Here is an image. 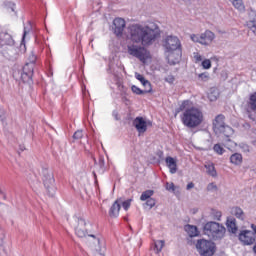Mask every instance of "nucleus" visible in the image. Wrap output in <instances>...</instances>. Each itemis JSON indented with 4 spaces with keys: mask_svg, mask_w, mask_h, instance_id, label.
<instances>
[{
    "mask_svg": "<svg viewBox=\"0 0 256 256\" xmlns=\"http://www.w3.org/2000/svg\"><path fill=\"white\" fill-rule=\"evenodd\" d=\"M161 37V28L155 22L132 24L128 27V39L137 45L128 46V52L132 57L145 61V47H151Z\"/></svg>",
    "mask_w": 256,
    "mask_h": 256,
    "instance_id": "f257e3e1",
    "label": "nucleus"
},
{
    "mask_svg": "<svg viewBox=\"0 0 256 256\" xmlns=\"http://www.w3.org/2000/svg\"><path fill=\"white\" fill-rule=\"evenodd\" d=\"M181 111H184L181 121L188 129H195L204 121L203 111L195 106L189 107V100H184L182 105L175 110L176 115L181 113Z\"/></svg>",
    "mask_w": 256,
    "mask_h": 256,
    "instance_id": "f03ea898",
    "label": "nucleus"
},
{
    "mask_svg": "<svg viewBox=\"0 0 256 256\" xmlns=\"http://www.w3.org/2000/svg\"><path fill=\"white\" fill-rule=\"evenodd\" d=\"M226 231L227 229H225V226L218 222L210 221L203 226L204 235H207L214 241H217V239H223V237H225Z\"/></svg>",
    "mask_w": 256,
    "mask_h": 256,
    "instance_id": "7ed1b4c3",
    "label": "nucleus"
},
{
    "mask_svg": "<svg viewBox=\"0 0 256 256\" xmlns=\"http://www.w3.org/2000/svg\"><path fill=\"white\" fill-rule=\"evenodd\" d=\"M42 181L44 183V187L49 195V197H55V193L57 192V187L55 186V176L53 175V171L42 168Z\"/></svg>",
    "mask_w": 256,
    "mask_h": 256,
    "instance_id": "20e7f679",
    "label": "nucleus"
},
{
    "mask_svg": "<svg viewBox=\"0 0 256 256\" xmlns=\"http://www.w3.org/2000/svg\"><path fill=\"white\" fill-rule=\"evenodd\" d=\"M163 47L166 53H169L167 58L171 61L174 51H179L181 53V41L177 36H167L163 41Z\"/></svg>",
    "mask_w": 256,
    "mask_h": 256,
    "instance_id": "39448f33",
    "label": "nucleus"
},
{
    "mask_svg": "<svg viewBox=\"0 0 256 256\" xmlns=\"http://www.w3.org/2000/svg\"><path fill=\"white\" fill-rule=\"evenodd\" d=\"M196 249L201 256H214L217 248L211 240L200 239L196 243Z\"/></svg>",
    "mask_w": 256,
    "mask_h": 256,
    "instance_id": "423d86ee",
    "label": "nucleus"
},
{
    "mask_svg": "<svg viewBox=\"0 0 256 256\" xmlns=\"http://www.w3.org/2000/svg\"><path fill=\"white\" fill-rule=\"evenodd\" d=\"M78 225L75 228V233L77 237L83 238V237H93L95 239V235L89 234L91 233V229L89 227H93V224L87 223L83 218H77Z\"/></svg>",
    "mask_w": 256,
    "mask_h": 256,
    "instance_id": "0eeeda50",
    "label": "nucleus"
},
{
    "mask_svg": "<svg viewBox=\"0 0 256 256\" xmlns=\"http://www.w3.org/2000/svg\"><path fill=\"white\" fill-rule=\"evenodd\" d=\"M190 39L194 43H200V45H211L213 43V39H215V33L211 30H206L202 34H191Z\"/></svg>",
    "mask_w": 256,
    "mask_h": 256,
    "instance_id": "6e6552de",
    "label": "nucleus"
},
{
    "mask_svg": "<svg viewBox=\"0 0 256 256\" xmlns=\"http://www.w3.org/2000/svg\"><path fill=\"white\" fill-rule=\"evenodd\" d=\"M244 109L249 119H252V121H255V118L251 113H256V92L250 94L249 99L244 106Z\"/></svg>",
    "mask_w": 256,
    "mask_h": 256,
    "instance_id": "1a4fd4ad",
    "label": "nucleus"
},
{
    "mask_svg": "<svg viewBox=\"0 0 256 256\" xmlns=\"http://www.w3.org/2000/svg\"><path fill=\"white\" fill-rule=\"evenodd\" d=\"M213 131L215 133H225L226 129H229V126L225 125V115L219 114L213 120Z\"/></svg>",
    "mask_w": 256,
    "mask_h": 256,
    "instance_id": "9d476101",
    "label": "nucleus"
},
{
    "mask_svg": "<svg viewBox=\"0 0 256 256\" xmlns=\"http://www.w3.org/2000/svg\"><path fill=\"white\" fill-rule=\"evenodd\" d=\"M34 71L35 70H33V64L24 65L20 76L21 81L28 84L33 83Z\"/></svg>",
    "mask_w": 256,
    "mask_h": 256,
    "instance_id": "9b49d317",
    "label": "nucleus"
},
{
    "mask_svg": "<svg viewBox=\"0 0 256 256\" xmlns=\"http://www.w3.org/2000/svg\"><path fill=\"white\" fill-rule=\"evenodd\" d=\"M239 241L244 245H253L255 243V232L251 230H243L239 234Z\"/></svg>",
    "mask_w": 256,
    "mask_h": 256,
    "instance_id": "f8f14e48",
    "label": "nucleus"
},
{
    "mask_svg": "<svg viewBox=\"0 0 256 256\" xmlns=\"http://www.w3.org/2000/svg\"><path fill=\"white\" fill-rule=\"evenodd\" d=\"M113 25H114V34L116 35V37H122L123 36V31H125V27H126V22L125 19L123 18H116L113 21Z\"/></svg>",
    "mask_w": 256,
    "mask_h": 256,
    "instance_id": "ddd939ff",
    "label": "nucleus"
},
{
    "mask_svg": "<svg viewBox=\"0 0 256 256\" xmlns=\"http://www.w3.org/2000/svg\"><path fill=\"white\" fill-rule=\"evenodd\" d=\"M133 126L138 133H145L147 131V121L144 117L138 116L133 120Z\"/></svg>",
    "mask_w": 256,
    "mask_h": 256,
    "instance_id": "4468645a",
    "label": "nucleus"
},
{
    "mask_svg": "<svg viewBox=\"0 0 256 256\" xmlns=\"http://www.w3.org/2000/svg\"><path fill=\"white\" fill-rule=\"evenodd\" d=\"M246 25L252 33L256 36V11L251 9L248 13V21Z\"/></svg>",
    "mask_w": 256,
    "mask_h": 256,
    "instance_id": "2eb2a0df",
    "label": "nucleus"
},
{
    "mask_svg": "<svg viewBox=\"0 0 256 256\" xmlns=\"http://www.w3.org/2000/svg\"><path fill=\"white\" fill-rule=\"evenodd\" d=\"M5 45H15V40H13V36H11V34L7 32H0V47H5Z\"/></svg>",
    "mask_w": 256,
    "mask_h": 256,
    "instance_id": "dca6fc26",
    "label": "nucleus"
},
{
    "mask_svg": "<svg viewBox=\"0 0 256 256\" xmlns=\"http://www.w3.org/2000/svg\"><path fill=\"white\" fill-rule=\"evenodd\" d=\"M226 227H227L229 233H233L234 235H235V233H237V231L239 229L237 227V220L233 217L227 218Z\"/></svg>",
    "mask_w": 256,
    "mask_h": 256,
    "instance_id": "f3484780",
    "label": "nucleus"
},
{
    "mask_svg": "<svg viewBox=\"0 0 256 256\" xmlns=\"http://www.w3.org/2000/svg\"><path fill=\"white\" fill-rule=\"evenodd\" d=\"M167 167L170 169V173L175 175L177 173V160L175 158L168 156L165 159Z\"/></svg>",
    "mask_w": 256,
    "mask_h": 256,
    "instance_id": "a211bd4d",
    "label": "nucleus"
},
{
    "mask_svg": "<svg viewBox=\"0 0 256 256\" xmlns=\"http://www.w3.org/2000/svg\"><path fill=\"white\" fill-rule=\"evenodd\" d=\"M119 211H121V203H119L118 199L110 207L109 216L113 218L119 217Z\"/></svg>",
    "mask_w": 256,
    "mask_h": 256,
    "instance_id": "6ab92c4d",
    "label": "nucleus"
},
{
    "mask_svg": "<svg viewBox=\"0 0 256 256\" xmlns=\"http://www.w3.org/2000/svg\"><path fill=\"white\" fill-rule=\"evenodd\" d=\"M231 213L232 215H234L236 219H239L240 221H245V212L241 207L239 206L232 207Z\"/></svg>",
    "mask_w": 256,
    "mask_h": 256,
    "instance_id": "aec40b11",
    "label": "nucleus"
},
{
    "mask_svg": "<svg viewBox=\"0 0 256 256\" xmlns=\"http://www.w3.org/2000/svg\"><path fill=\"white\" fill-rule=\"evenodd\" d=\"M184 229L188 233L189 237H199V229H197V226L187 224Z\"/></svg>",
    "mask_w": 256,
    "mask_h": 256,
    "instance_id": "412c9836",
    "label": "nucleus"
},
{
    "mask_svg": "<svg viewBox=\"0 0 256 256\" xmlns=\"http://www.w3.org/2000/svg\"><path fill=\"white\" fill-rule=\"evenodd\" d=\"M230 163H232V165H241V163H243V155H241V153H234L230 156Z\"/></svg>",
    "mask_w": 256,
    "mask_h": 256,
    "instance_id": "4be33fe9",
    "label": "nucleus"
},
{
    "mask_svg": "<svg viewBox=\"0 0 256 256\" xmlns=\"http://www.w3.org/2000/svg\"><path fill=\"white\" fill-rule=\"evenodd\" d=\"M206 173L210 175V177H217V170L215 169V164L207 163L205 164Z\"/></svg>",
    "mask_w": 256,
    "mask_h": 256,
    "instance_id": "5701e85b",
    "label": "nucleus"
},
{
    "mask_svg": "<svg viewBox=\"0 0 256 256\" xmlns=\"http://www.w3.org/2000/svg\"><path fill=\"white\" fill-rule=\"evenodd\" d=\"M132 93H135V95H145L146 93H151L153 91V88L141 90V88L137 87L136 85H133L131 87Z\"/></svg>",
    "mask_w": 256,
    "mask_h": 256,
    "instance_id": "b1692460",
    "label": "nucleus"
},
{
    "mask_svg": "<svg viewBox=\"0 0 256 256\" xmlns=\"http://www.w3.org/2000/svg\"><path fill=\"white\" fill-rule=\"evenodd\" d=\"M135 77L138 81H140V83H142L143 87H148V89H152L151 82H149V80H146L143 75L136 73Z\"/></svg>",
    "mask_w": 256,
    "mask_h": 256,
    "instance_id": "393cba45",
    "label": "nucleus"
},
{
    "mask_svg": "<svg viewBox=\"0 0 256 256\" xmlns=\"http://www.w3.org/2000/svg\"><path fill=\"white\" fill-rule=\"evenodd\" d=\"M154 194H155V191L146 190L141 194L140 200L141 201H147V200L151 199V197H153Z\"/></svg>",
    "mask_w": 256,
    "mask_h": 256,
    "instance_id": "a878e982",
    "label": "nucleus"
},
{
    "mask_svg": "<svg viewBox=\"0 0 256 256\" xmlns=\"http://www.w3.org/2000/svg\"><path fill=\"white\" fill-rule=\"evenodd\" d=\"M31 31H33V25L31 24V21H28L27 25L24 26L22 41H25V37H27V35H29V33H31Z\"/></svg>",
    "mask_w": 256,
    "mask_h": 256,
    "instance_id": "bb28decb",
    "label": "nucleus"
},
{
    "mask_svg": "<svg viewBox=\"0 0 256 256\" xmlns=\"http://www.w3.org/2000/svg\"><path fill=\"white\" fill-rule=\"evenodd\" d=\"M232 3L235 9H239V11H243L245 9V5H243V0H229Z\"/></svg>",
    "mask_w": 256,
    "mask_h": 256,
    "instance_id": "cd10ccee",
    "label": "nucleus"
},
{
    "mask_svg": "<svg viewBox=\"0 0 256 256\" xmlns=\"http://www.w3.org/2000/svg\"><path fill=\"white\" fill-rule=\"evenodd\" d=\"M35 63H37V56L31 53L28 57V62L25 65H32V69L35 70Z\"/></svg>",
    "mask_w": 256,
    "mask_h": 256,
    "instance_id": "c85d7f7f",
    "label": "nucleus"
},
{
    "mask_svg": "<svg viewBox=\"0 0 256 256\" xmlns=\"http://www.w3.org/2000/svg\"><path fill=\"white\" fill-rule=\"evenodd\" d=\"M154 247H155L156 253H161V251L163 250V247H165V241L163 240L156 241L154 244Z\"/></svg>",
    "mask_w": 256,
    "mask_h": 256,
    "instance_id": "c756f323",
    "label": "nucleus"
},
{
    "mask_svg": "<svg viewBox=\"0 0 256 256\" xmlns=\"http://www.w3.org/2000/svg\"><path fill=\"white\" fill-rule=\"evenodd\" d=\"M213 151L216 152L217 155H223V153H225V148H223L221 144H215L213 146Z\"/></svg>",
    "mask_w": 256,
    "mask_h": 256,
    "instance_id": "7c9ffc66",
    "label": "nucleus"
},
{
    "mask_svg": "<svg viewBox=\"0 0 256 256\" xmlns=\"http://www.w3.org/2000/svg\"><path fill=\"white\" fill-rule=\"evenodd\" d=\"M83 136H84L83 130H77L73 134V139H74V141H79V140L83 139Z\"/></svg>",
    "mask_w": 256,
    "mask_h": 256,
    "instance_id": "2f4dec72",
    "label": "nucleus"
},
{
    "mask_svg": "<svg viewBox=\"0 0 256 256\" xmlns=\"http://www.w3.org/2000/svg\"><path fill=\"white\" fill-rule=\"evenodd\" d=\"M157 201L154 198H149L146 200V206L149 207V209H153V206L156 205Z\"/></svg>",
    "mask_w": 256,
    "mask_h": 256,
    "instance_id": "473e14b6",
    "label": "nucleus"
},
{
    "mask_svg": "<svg viewBox=\"0 0 256 256\" xmlns=\"http://www.w3.org/2000/svg\"><path fill=\"white\" fill-rule=\"evenodd\" d=\"M131 201H133V200L128 199V200L122 202V207L125 211H129V207H131Z\"/></svg>",
    "mask_w": 256,
    "mask_h": 256,
    "instance_id": "72a5a7b5",
    "label": "nucleus"
},
{
    "mask_svg": "<svg viewBox=\"0 0 256 256\" xmlns=\"http://www.w3.org/2000/svg\"><path fill=\"white\" fill-rule=\"evenodd\" d=\"M5 239V230L0 227V249L3 247V241Z\"/></svg>",
    "mask_w": 256,
    "mask_h": 256,
    "instance_id": "f704fd0d",
    "label": "nucleus"
},
{
    "mask_svg": "<svg viewBox=\"0 0 256 256\" xmlns=\"http://www.w3.org/2000/svg\"><path fill=\"white\" fill-rule=\"evenodd\" d=\"M164 81H166V83H169L170 85H173V83H175V76L168 75L166 78H164Z\"/></svg>",
    "mask_w": 256,
    "mask_h": 256,
    "instance_id": "c9c22d12",
    "label": "nucleus"
},
{
    "mask_svg": "<svg viewBox=\"0 0 256 256\" xmlns=\"http://www.w3.org/2000/svg\"><path fill=\"white\" fill-rule=\"evenodd\" d=\"M98 165L100 169H105V157L99 156Z\"/></svg>",
    "mask_w": 256,
    "mask_h": 256,
    "instance_id": "e433bc0d",
    "label": "nucleus"
},
{
    "mask_svg": "<svg viewBox=\"0 0 256 256\" xmlns=\"http://www.w3.org/2000/svg\"><path fill=\"white\" fill-rule=\"evenodd\" d=\"M202 67L204 69H211V60L206 59V60L202 61Z\"/></svg>",
    "mask_w": 256,
    "mask_h": 256,
    "instance_id": "4c0bfd02",
    "label": "nucleus"
},
{
    "mask_svg": "<svg viewBox=\"0 0 256 256\" xmlns=\"http://www.w3.org/2000/svg\"><path fill=\"white\" fill-rule=\"evenodd\" d=\"M198 77L201 81H209V73L207 72L199 74Z\"/></svg>",
    "mask_w": 256,
    "mask_h": 256,
    "instance_id": "58836bf2",
    "label": "nucleus"
},
{
    "mask_svg": "<svg viewBox=\"0 0 256 256\" xmlns=\"http://www.w3.org/2000/svg\"><path fill=\"white\" fill-rule=\"evenodd\" d=\"M166 190L167 191H175V184L173 182H166Z\"/></svg>",
    "mask_w": 256,
    "mask_h": 256,
    "instance_id": "ea45409f",
    "label": "nucleus"
},
{
    "mask_svg": "<svg viewBox=\"0 0 256 256\" xmlns=\"http://www.w3.org/2000/svg\"><path fill=\"white\" fill-rule=\"evenodd\" d=\"M207 191H217V186L215 183H210L207 186Z\"/></svg>",
    "mask_w": 256,
    "mask_h": 256,
    "instance_id": "a19ab883",
    "label": "nucleus"
},
{
    "mask_svg": "<svg viewBox=\"0 0 256 256\" xmlns=\"http://www.w3.org/2000/svg\"><path fill=\"white\" fill-rule=\"evenodd\" d=\"M114 119H116V121H120L121 117H119V112H117V110H114L112 113Z\"/></svg>",
    "mask_w": 256,
    "mask_h": 256,
    "instance_id": "79ce46f5",
    "label": "nucleus"
},
{
    "mask_svg": "<svg viewBox=\"0 0 256 256\" xmlns=\"http://www.w3.org/2000/svg\"><path fill=\"white\" fill-rule=\"evenodd\" d=\"M5 118V110L3 108L0 107V119H3Z\"/></svg>",
    "mask_w": 256,
    "mask_h": 256,
    "instance_id": "37998d69",
    "label": "nucleus"
},
{
    "mask_svg": "<svg viewBox=\"0 0 256 256\" xmlns=\"http://www.w3.org/2000/svg\"><path fill=\"white\" fill-rule=\"evenodd\" d=\"M193 187H195V184L193 182H190L187 184L186 189L187 191H189L190 189H193Z\"/></svg>",
    "mask_w": 256,
    "mask_h": 256,
    "instance_id": "c03bdc74",
    "label": "nucleus"
},
{
    "mask_svg": "<svg viewBox=\"0 0 256 256\" xmlns=\"http://www.w3.org/2000/svg\"><path fill=\"white\" fill-rule=\"evenodd\" d=\"M243 149H244V151H246V153H249V151H250L248 145H244Z\"/></svg>",
    "mask_w": 256,
    "mask_h": 256,
    "instance_id": "a18cd8bd",
    "label": "nucleus"
},
{
    "mask_svg": "<svg viewBox=\"0 0 256 256\" xmlns=\"http://www.w3.org/2000/svg\"><path fill=\"white\" fill-rule=\"evenodd\" d=\"M0 195H2L3 198L5 199V193H3L1 190H0Z\"/></svg>",
    "mask_w": 256,
    "mask_h": 256,
    "instance_id": "49530a36",
    "label": "nucleus"
},
{
    "mask_svg": "<svg viewBox=\"0 0 256 256\" xmlns=\"http://www.w3.org/2000/svg\"><path fill=\"white\" fill-rule=\"evenodd\" d=\"M253 251L256 254V244L253 246Z\"/></svg>",
    "mask_w": 256,
    "mask_h": 256,
    "instance_id": "de8ad7c7",
    "label": "nucleus"
},
{
    "mask_svg": "<svg viewBox=\"0 0 256 256\" xmlns=\"http://www.w3.org/2000/svg\"><path fill=\"white\" fill-rule=\"evenodd\" d=\"M94 164L97 165V159L93 158Z\"/></svg>",
    "mask_w": 256,
    "mask_h": 256,
    "instance_id": "09e8293b",
    "label": "nucleus"
},
{
    "mask_svg": "<svg viewBox=\"0 0 256 256\" xmlns=\"http://www.w3.org/2000/svg\"><path fill=\"white\" fill-rule=\"evenodd\" d=\"M217 216H218V217H221V212H218V213H217Z\"/></svg>",
    "mask_w": 256,
    "mask_h": 256,
    "instance_id": "8fccbe9b",
    "label": "nucleus"
},
{
    "mask_svg": "<svg viewBox=\"0 0 256 256\" xmlns=\"http://www.w3.org/2000/svg\"><path fill=\"white\" fill-rule=\"evenodd\" d=\"M93 175H94L95 178L97 177V174L95 172H93Z\"/></svg>",
    "mask_w": 256,
    "mask_h": 256,
    "instance_id": "3c124183",
    "label": "nucleus"
},
{
    "mask_svg": "<svg viewBox=\"0 0 256 256\" xmlns=\"http://www.w3.org/2000/svg\"><path fill=\"white\" fill-rule=\"evenodd\" d=\"M146 89H149V86H144Z\"/></svg>",
    "mask_w": 256,
    "mask_h": 256,
    "instance_id": "603ef678",
    "label": "nucleus"
},
{
    "mask_svg": "<svg viewBox=\"0 0 256 256\" xmlns=\"http://www.w3.org/2000/svg\"><path fill=\"white\" fill-rule=\"evenodd\" d=\"M98 243H101V240L97 239Z\"/></svg>",
    "mask_w": 256,
    "mask_h": 256,
    "instance_id": "864d4df0",
    "label": "nucleus"
}]
</instances>
